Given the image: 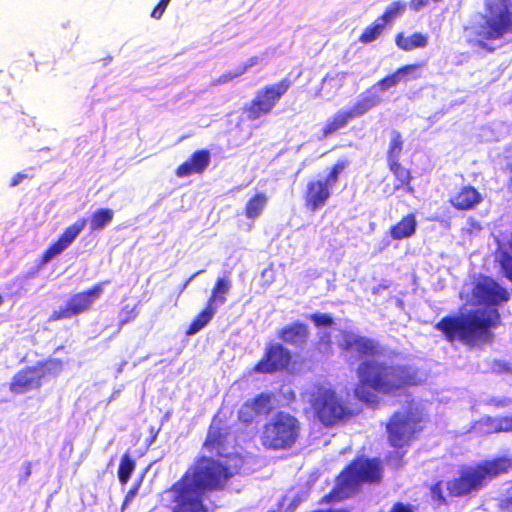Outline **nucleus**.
Instances as JSON below:
<instances>
[{
  "instance_id": "nucleus-1",
  "label": "nucleus",
  "mask_w": 512,
  "mask_h": 512,
  "mask_svg": "<svg viewBox=\"0 0 512 512\" xmlns=\"http://www.w3.org/2000/svg\"><path fill=\"white\" fill-rule=\"evenodd\" d=\"M472 296L484 307L459 316H444L434 325L446 341L458 340L467 346H475L493 340V330L501 325L498 306L510 300V293L492 277L481 276L472 288Z\"/></svg>"
},
{
  "instance_id": "nucleus-2",
  "label": "nucleus",
  "mask_w": 512,
  "mask_h": 512,
  "mask_svg": "<svg viewBox=\"0 0 512 512\" xmlns=\"http://www.w3.org/2000/svg\"><path fill=\"white\" fill-rule=\"evenodd\" d=\"M358 384L354 396L368 405H376L379 399L376 393L396 395L409 387L424 382L419 368L406 364H388L385 361L363 360L356 370Z\"/></svg>"
},
{
  "instance_id": "nucleus-3",
  "label": "nucleus",
  "mask_w": 512,
  "mask_h": 512,
  "mask_svg": "<svg viewBox=\"0 0 512 512\" xmlns=\"http://www.w3.org/2000/svg\"><path fill=\"white\" fill-rule=\"evenodd\" d=\"M383 478L384 465L380 458L356 456L339 472L334 487L321 502H339L352 498L362 490L363 485L377 486Z\"/></svg>"
},
{
  "instance_id": "nucleus-4",
  "label": "nucleus",
  "mask_w": 512,
  "mask_h": 512,
  "mask_svg": "<svg viewBox=\"0 0 512 512\" xmlns=\"http://www.w3.org/2000/svg\"><path fill=\"white\" fill-rule=\"evenodd\" d=\"M244 462V456L238 453H227L223 460L199 456L192 472L186 471L178 481H183L200 495L204 491L221 490L233 476L241 472Z\"/></svg>"
},
{
  "instance_id": "nucleus-5",
  "label": "nucleus",
  "mask_w": 512,
  "mask_h": 512,
  "mask_svg": "<svg viewBox=\"0 0 512 512\" xmlns=\"http://www.w3.org/2000/svg\"><path fill=\"white\" fill-rule=\"evenodd\" d=\"M478 17V22L464 26L463 31L469 44L492 53L495 49L487 42L500 40L506 34L512 33L510 0H484V12L479 13Z\"/></svg>"
},
{
  "instance_id": "nucleus-6",
  "label": "nucleus",
  "mask_w": 512,
  "mask_h": 512,
  "mask_svg": "<svg viewBox=\"0 0 512 512\" xmlns=\"http://www.w3.org/2000/svg\"><path fill=\"white\" fill-rule=\"evenodd\" d=\"M511 467L512 460L506 457L485 460L461 470L457 477L447 482L446 488L452 497L466 496L480 490L487 478L505 474Z\"/></svg>"
},
{
  "instance_id": "nucleus-7",
  "label": "nucleus",
  "mask_w": 512,
  "mask_h": 512,
  "mask_svg": "<svg viewBox=\"0 0 512 512\" xmlns=\"http://www.w3.org/2000/svg\"><path fill=\"white\" fill-rule=\"evenodd\" d=\"M300 434L301 423L297 417L278 411L263 425L260 443L266 450H289L296 445Z\"/></svg>"
},
{
  "instance_id": "nucleus-8",
  "label": "nucleus",
  "mask_w": 512,
  "mask_h": 512,
  "mask_svg": "<svg viewBox=\"0 0 512 512\" xmlns=\"http://www.w3.org/2000/svg\"><path fill=\"white\" fill-rule=\"evenodd\" d=\"M314 416L325 427H333L358 414L350 408L332 387L318 385L310 395Z\"/></svg>"
},
{
  "instance_id": "nucleus-9",
  "label": "nucleus",
  "mask_w": 512,
  "mask_h": 512,
  "mask_svg": "<svg viewBox=\"0 0 512 512\" xmlns=\"http://www.w3.org/2000/svg\"><path fill=\"white\" fill-rule=\"evenodd\" d=\"M422 421L421 412L414 407L394 412L386 424L388 443L398 449L410 446L422 431Z\"/></svg>"
},
{
  "instance_id": "nucleus-10",
  "label": "nucleus",
  "mask_w": 512,
  "mask_h": 512,
  "mask_svg": "<svg viewBox=\"0 0 512 512\" xmlns=\"http://www.w3.org/2000/svg\"><path fill=\"white\" fill-rule=\"evenodd\" d=\"M61 369L62 362L59 359H48L32 366H25L12 377L9 390L16 395L38 390L47 377L57 376Z\"/></svg>"
},
{
  "instance_id": "nucleus-11",
  "label": "nucleus",
  "mask_w": 512,
  "mask_h": 512,
  "mask_svg": "<svg viewBox=\"0 0 512 512\" xmlns=\"http://www.w3.org/2000/svg\"><path fill=\"white\" fill-rule=\"evenodd\" d=\"M348 160H338L323 178L310 179L303 193L305 208L315 212L324 207L329 201L333 188L339 182L341 173L348 167Z\"/></svg>"
},
{
  "instance_id": "nucleus-12",
  "label": "nucleus",
  "mask_w": 512,
  "mask_h": 512,
  "mask_svg": "<svg viewBox=\"0 0 512 512\" xmlns=\"http://www.w3.org/2000/svg\"><path fill=\"white\" fill-rule=\"evenodd\" d=\"M292 81L285 77L276 83L265 85L254 98L243 107V113L249 121H255L270 114L279 100L288 92Z\"/></svg>"
},
{
  "instance_id": "nucleus-13",
  "label": "nucleus",
  "mask_w": 512,
  "mask_h": 512,
  "mask_svg": "<svg viewBox=\"0 0 512 512\" xmlns=\"http://www.w3.org/2000/svg\"><path fill=\"white\" fill-rule=\"evenodd\" d=\"M108 282H99L88 288L87 290L73 294L63 307L54 310L50 316L49 321H59L70 319L74 316L80 315L89 311L94 302L101 297L104 291V286Z\"/></svg>"
},
{
  "instance_id": "nucleus-14",
  "label": "nucleus",
  "mask_w": 512,
  "mask_h": 512,
  "mask_svg": "<svg viewBox=\"0 0 512 512\" xmlns=\"http://www.w3.org/2000/svg\"><path fill=\"white\" fill-rule=\"evenodd\" d=\"M292 361L291 352L281 343H268L262 358L254 365L253 372L273 374L287 369Z\"/></svg>"
},
{
  "instance_id": "nucleus-15",
  "label": "nucleus",
  "mask_w": 512,
  "mask_h": 512,
  "mask_svg": "<svg viewBox=\"0 0 512 512\" xmlns=\"http://www.w3.org/2000/svg\"><path fill=\"white\" fill-rule=\"evenodd\" d=\"M170 491L176 503L173 512H206L201 495L183 481H176Z\"/></svg>"
},
{
  "instance_id": "nucleus-16",
  "label": "nucleus",
  "mask_w": 512,
  "mask_h": 512,
  "mask_svg": "<svg viewBox=\"0 0 512 512\" xmlns=\"http://www.w3.org/2000/svg\"><path fill=\"white\" fill-rule=\"evenodd\" d=\"M338 346L343 352L355 351L359 358L375 357L381 354V348L377 341L353 333H344Z\"/></svg>"
},
{
  "instance_id": "nucleus-17",
  "label": "nucleus",
  "mask_w": 512,
  "mask_h": 512,
  "mask_svg": "<svg viewBox=\"0 0 512 512\" xmlns=\"http://www.w3.org/2000/svg\"><path fill=\"white\" fill-rule=\"evenodd\" d=\"M229 434V427L224 425L220 418L214 416L208 427L203 447L208 452L224 458L223 451L227 447Z\"/></svg>"
},
{
  "instance_id": "nucleus-18",
  "label": "nucleus",
  "mask_w": 512,
  "mask_h": 512,
  "mask_svg": "<svg viewBox=\"0 0 512 512\" xmlns=\"http://www.w3.org/2000/svg\"><path fill=\"white\" fill-rule=\"evenodd\" d=\"M210 164V153L206 149L196 150L190 158L180 164L176 170V176L183 178L192 174H202Z\"/></svg>"
},
{
  "instance_id": "nucleus-19",
  "label": "nucleus",
  "mask_w": 512,
  "mask_h": 512,
  "mask_svg": "<svg viewBox=\"0 0 512 512\" xmlns=\"http://www.w3.org/2000/svg\"><path fill=\"white\" fill-rule=\"evenodd\" d=\"M309 335L310 331L308 326L299 321L282 327L277 333V337L282 340V342L295 347L305 345L308 341Z\"/></svg>"
},
{
  "instance_id": "nucleus-20",
  "label": "nucleus",
  "mask_w": 512,
  "mask_h": 512,
  "mask_svg": "<svg viewBox=\"0 0 512 512\" xmlns=\"http://www.w3.org/2000/svg\"><path fill=\"white\" fill-rule=\"evenodd\" d=\"M482 201L480 192L471 185L461 187V189L453 195L449 202L456 210H471Z\"/></svg>"
},
{
  "instance_id": "nucleus-21",
  "label": "nucleus",
  "mask_w": 512,
  "mask_h": 512,
  "mask_svg": "<svg viewBox=\"0 0 512 512\" xmlns=\"http://www.w3.org/2000/svg\"><path fill=\"white\" fill-rule=\"evenodd\" d=\"M387 165L396 180V184L394 185L391 193L400 189H403L410 194L414 193V187L411 184L413 176L410 169L404 167L400 161L387 163Z\"/></svg>"
},
{
  "instance_id": "nucleus-22",
  "label": "nucleus",
  "mask_w": 512,
  "mask_h": 512,
  "mask_svg": "<svg viewBox=\"0 0 512 512\" xmlns=\"http://www.w3.org/2000/svg\"><path fill=\"white\" fill-rule=\"evenodd\" d=\"M417 221L413 213L402 217L396 224L390 227L389 235L393 240L410 238L416 232Z\"/></svg>"
},
{
  "instance_id": "nucleus-23",
  "label": "nucleus",
  "mask_w": 512,
  "mask_h": 512,
  "mask_svg": "<svg viewBox=\"0 0 512 512\" xmlns=\"http://www.w3.org/2000/svg\"><path fill=\"white\" fill-rule=\"evenodd\" d=\"M379 103V96L375 93H372L370 90H366L359 96L357 101L349 109H347V111L353 119L359 118L368 113Z\"/></svg>"
},
{
  "instance_id": "nucleus-24",
  "label": "nucleus",
  "mask_w": 512,
  "mask_h": 512,
  "mask_svg": "<svg viewBox=\"0 0 512 512\" xmlns=\"http://www.w3.org/2000/svg\"><path fill=\"white\" fill-rule=\"evenodd\" d=\"M217 306L206 301L204 308L193 318L187 327L185 334L192 336L205 328L214 318Z\"/></svg>"
},
{
  "instance_id": "nucleus-25",
  "label": "nucleus",
  "mask_w": 512,
  "mask_h": 512,
  "mask_svg": "<svg viewBox=\"0 0 512 512\" xmlns=\"http://www.w3.org/2000/svg\"><path fill=\"white\" fill-rule=\"evenodd\" d=\"M353 118L347 109L337 111L330 119L326 121L321 129L322 138H327L337 131L345 128Z\"/></svg>"
},
{
  "instance_id": "nucleus-26",
  "label": "nucleus",
  "mask_w": 512,
  "mask_h": 512,
  "mask_svg": "<svg viewBox=\"0 0 512 512\" xmlns=\"http://www.w3.org/2000/svg\"><path fill=\"white\" fill-rule=\"evenodd\" d=\"M395 43L403 51H412L425 47L428 44V37L420 32H415L410 36H405L400 32L395 36Z\"/></svg>"
},
{
  "instance_id": "nucleus-27",
  "label": "nucleus",
  "mask_w": 512,
  "mask_h": 512,
  "mask_svg": "<svg viewBox=\"0 0 512 512\" xmlns=\"http://www.w3.org/2000/svg\"><path fill=\"white\" fill-rule=\"evenodd\" d=\"M404 150V139L398 130H391L390 140L386 152L387 163L400 161V156Z\"/></svg>"
},
{
  "instance_id": "nucleus-28",
  "label": "nucleus",
  "mask_w": 512,
  "mask_h": 512,
  "mask_svg": "<svg viewBox=\"0 0 512 512\" xmlns=\"http://www.w3.org/2000/svg\"><path fill=\"white\" fill-rule=\"evenodd\" d=\"M268 202V197L262 192L254 194L246 203L244 208L245 216L248 219H256L261 215Z\"/></svg>"
},
{
  "instance_id": "nucleus-29",
  "label": "nucleus",
  "mask_w": 512,
  "mask_h": 512,
  "mask_svg": "<svg viewBox=\"0 0 512 512\" xmlns=\"http://www.w3.org/2000/svg\"><path fill=\"white\" fill-rule=\"evenodd\" d=\"M406 10V3L403 1H394L388 5L384 12L377 18L386 28L401 16Z\"/></svg>"
},
{
  "instance_id": "nucleus-30",
  "label": "nucleus",
  "mask_w": 512,
  "mask_h": 512,
  "mask_svg": "<svg viewBox=\"0 0 512 512\" xmlns=\"http://www.w3.org/2000/svg\"><path fill=\"white\" fill-rule=\"evenodd\" d=\"M114 217V212L109 208H100L94 211L90 216V229L91 231H101L108 224L111 223Z\"/></svg>"
},
{
  "instance_id": "nucleus-31",
  "label": "nucleus",
  "mask_w": 512,
  "mask_h": 512,
  "mask_svg": "<svg viewBox=\"0 0 512 512\" xmlns=\"http://www.w3.org/2000/svg\"><path fill=\"white\" fill-rule=\"evenodd\" d=\"M230 290V281L224 278H218L212 288L211 294L207 302L216 305L226 302V294Z\"/></svg>"
},
{
  "instance_id": "nucleus-32",
  "label": "nucleus",
  "mask_w": 512,
  "mask_h": 512,
  "mask_svg": "<svg viewBox=\"0 0 512 512\" xmlns=\"http://www.w3.org/2000/svg\"><path fill=\"white\" fill-rule=\"evenodd\" d=\"M255 412L259 415H268L272 410V394L262 392L254 398L247 400Z\"/></svg>"
},
{
  "instance_id": "nucleus-33",
  "label": "nucleus",
  "mask_w": 512,
  "mask_h": 512,
  "mask_svg": "<svg viewBox=\"0 0 512 512\" xmlns=\"http://www.w3.org/2000/svg\"><path fill=\"white\" fill-rule=\"evenodd\" d=\"M385 29L386 27L378 19H376L363 30L358 38V41L365 45L370 44L376 41L383 34Z\"/></svg>"
},
{
  "instance_id": "nucleus-34",
  "label": "nucleus",
  "mask_w": 512,
  "mask_h": 512,
  "mask_svg": "<svg viewBox=\"0 0 512 512\" xmlns=\"http://www.w3.org/2000/svg\"><path fill=\"white\" fill-rule=\"evenodd\" d=\"M135 468L136 462L131 458L130 454H123L118 467V479L122 485L127 484Z\"/></svg>"
},
{
  "instance_id": "nucleus-35",
  "label": "nucleus",
  "mask_w": 512,
  "mask_h": 512,
  "mask_svg": "<svg viewBox=\"0 0 512 512\" xmlns=\"http://www.w3.org/2000/svg\"><path fill=\"white\" fill-rule=\"evenodd\" d=\"M86 223L87 220L85 218L78 219L75 223L64 230V232L59 236V239L69 247L76 237L82 232Z\"/></svg>"
},
{
  "instance_id": "nucleus-36",
  "label": "nucleus",
  "mask_w": 512,
  "mask_h": 512,
  "mask_svg": "<svg viewBox=\"0 0 512 512\" xmlns=\"http://www.w3.org/2000/svg\"><path fill=\"white\" fill-rule=\"evenodd\" d=\"M425 67V62H417L406 64L399 67L397 70L400 72V76L403 79V82H406L410 79H419L421 78L420 70Z\"/></svg>"
},
{
  "instance_id": "nucleus-37",
  "label": "nucleus",
  "mask_w": 512,
  "mask_h": 512,
  "mask_svg": "<svg viewBox=\"0 0 512 512\" xmlns=\"http://www.w3.org/2000/svg\"><path fill=\"white\" fill-rule=\"evenodd\" d=\"M496 261L503 276L512 283V254L506 250H500Z\"/></svg>"
},
{
  "instance_id": "nucleus-38",
  "label": "nucleus",
  "mask_w": 512,
  "mask_h": 512,
  "mask_svg": "<svg viewBox=\"0 0 512 512\" xmlns=\"http://www.w3.org/2000/svg\"><path fill=\"white\" fill-rule=\"evenodd\" d=\"M139 315L137 304H125L119 311L118 328L121 329L124 325L136 320Z\"/></svg>"
},
{
  "instance_id": "nucleus-39",
  "label": "nucleus",
  "mask_w": 512,
  "mask_h": 512,
  "mask_svg": "<svg viewBox=\"0 0 512 512\" xmlns=\"http://www.w3.org/2000/svg\"><path fill=\"white\" fill-rule=\"evenodd\" d=\"M68 247L59 238L52 243L41 255L40 264H47L53 257L61 254Z\"/></svg>"
},
{
  "instance_id": "nucleus-40",
  "label": "nucleus",
  "mask_w": 512,
  "mask_h": 512,
  "mask_svg": "<svg viewBox=\"0 0 512 512\" xmlns=\"http://www.w3.org/2000/svg\"><path fill=\"white\" fill-rule=\"evenodd\" d=\"M401 82H403V79L400 76V72L396 70L393 73L386 75L385 77L377 81L375 87H377L381 91H387L390 88L397 86Z\"/></svg>"
},
{
  "instance_id": "nucleus-41",
  "label": "nucleus",
  "mask_w": 512,
  "mask_h": 512,
  "mask_svg": "<svg viewBox=\"0 0 512 512\" xmlns=\"http://www.w3.org/2000/svg\"><path fill=\"white\" fill-rule=\"evenodd\" d=\"M257 416L258 414L247 401L241 406L237 413L239 422L245 426L251 425Z\"/></svg>"
},
{
  "instance_id": "nucleus-42",
  "label": "nucleus",
  "mask_w": 512,
  "mask_h": 512,
  "mask_svg": "<svg viewBox=\"0 0 512 512\" xmlns=\"http://www.w3.org/2000/svg\"><path fill=\"white\" fill-rule=\"evenodd\" d=\"M431 499L438 505H447V500L443 494V482L441 480L435 482L430 487Z\"/></svg>"
},
{
  "instance_id": "nucleus-43",
  "label": "nucleus",
  "mask_w": 512,
  "mask_h": 512,
  "mask_svg": "<svg viewBox=\"0 0 512 512\" xmlns=\"http://www.w3.org/2000/svg\"><path fill=\"white\" fill-rule=\"evenodd\" d=\"M494 432H512V414L498 418L494 426Z\"/></svg>"
},
{
  "instance_id": "nucleus-44",
  "label": "nucleus",
  "mask_w": 512,
  "mask_h": 512,
  "mask_svg": "<svg viewBox=\"0 0 512 512\" xmlns=\"http://www.w3.org/2000/svg\"><path fill=\"white\" fill-rule=\"evenodd\" d=\"M309 318L316 327L332 326L334 324L333 318L324 313H314L311 314Z\"/></svg>"
},
{
  "instance_id": "nucleus-45",
  "label": "nucleus",
  "mask_w": 512,
  "mask_h": 512,
  "mask_svg": "<svg viewBox=\"0 0 512 512\" xmlns=\"http://www.w3.org/2000/svg\"><path fill=\"white\" fill-rule=\"evenodd\" d=\"M171 0H160L158 4L154 7L151 12V17L159 20L163 14L165 13L166 8L168 7Z\"/></svg>"
},
{
  "instance_id": "nucleus-46",
  "label": "nucleus",
  "mask_w": 512,
  "mask_h": 512,
  "mask_svg": "<svg viewBox=\"0 0 512 512\" xmlns=\"http://www.w3.org/2000/svg\"><path fill=\"white\" fill-rule=\"evenodd\" d=\"M239 76H241V74H239V70L237 72H226V73L220 75L218 78H216L213 81V85L214 86L223 85L225 83H228L229 81H232L233 79H235Z\"/></svg>"
},
{
  "instance_id": "nucleus-47",
  "label": "nucleus",
  "mask_w": 512,
  "mask_h": 512,
  "mask_svg": "<svg viewBox=\"0 0 512 512\" xmlns=\"http://www.w3.org/2000/svg\"><path fill=\"white\" fill-rule=\"evenodd\" d=\"M388 512H415L413 505L401 501L395 502Z\"/></svg>"
},
{
  "instance_id": "nucleus-48",
  "label": "nucleus",
  "mask_w": 512,
  "mask_h": 512,
  "mask_svg": "<svg viewBox=\"0 0 512 512\" xmlns=\"http://www.w3.org/2000/svg\"><path fill=\"white\" fill-rule=\"evenodd\" d=\"M317 345L319 347H323L324 350L329 351L332 346V340H331L330 333L325 332L322 335H320Z\"/></svg>"
},
{
  "instance_id": "nucleus-49",
  "label": "nucleus",
  "mask_w": 512,
  "mask_h": 512,
  "mask_svg": "<svg viewBox=\"0 0 512 512\" xmlns=\"http://www.w3.org/2000/svg\"><path fill=\"white\" fill-rule=\"evenodd\" d=\"M141 479H139V481H137L133 487H131L129 489V491L126 493L125 495V498H124V505L127 504L128 502L132 501V499L136 496V494L138 493V490H139V487L141 485Z\"/></svg>"
},
{
  "instance_id": "nucleus-50",
  "label": "nucleus",
  "mask_w": 512,
  "mask_h": 512,
  "mask_svg": "<svg viewBox=\"0 0 512 512\" xmlns=\"http://www.w3.org/2000/svg\"><path fill=\"white\" fill-rule=\"evenodd\" d=\"M259 62V58L257 56H254V57H251L249 58L244 64L243 66H241L239 68V74H244L245 72H247L251 67H253L254 65H256L257 63Z\"/></svg>"
},
{
  "instance_id": "nucleus-51",
  "label": "nucleus",
  "mask_w": 512,
  "mask_h": 512,
  "mask_svg": "<svg viewBox=\"0 0 512 512\" xmlns=\"http://www.w3.org/2000/svg\"><path fill=\"white\" fill-rule=\"evenodd\" d=\"M32 473V463L26 462L22 467V473L20 474V481H27Z\"/></svg>"
},
{
  "instance_id": "nucleus-52",
  "label": "nucleus",
  "mask_w": 512,
  "mask_h": 512,
  "mask_svg": "<svg viewBox=\"0 0 512 512\" xmlns=\"http://www.w3.org/2000/svg\"><path fill=\"white\" fill-rule=\"evenodd\" d=\"M428 3L429 0H411L409 5L412 10L419 11L420 9L428 5Z\"/></svg>"
},
{
  "instance_id": "nucleus-53",
  "label": "nucleus",
  "mask_w": 512,
  "mask_h": 512,
  "mask_svg": "<svg viewBox=\"0 0 512 512\" xmlns=\"http://www.w3.org/2000/svg\"><path fill=\"white\" fill-rule=\"evenodd\" d=\"M500 507L504 511L512 512V494L501 501Z\"/></svg>"
},
{
  "instance_id": "nucleus-54",
  "label": "nucleus",
  "mask_w": 512,
  "mask_h": 512,
  "mask_svg": "<svg viewBox=\"0 0 512 512\" xmlns=\"http://www.w3.org/2000/svg\"><path fill=\"white\" fill-rule=\"evenodd\" d=\"M28 176L24 173H17L15 174L12 179H11V182H10V186L11 187H15L17 186L18 184H20L24 179H26Z\"/></svg>"
},
{
  "instance_id": "nucleus-55",
  "label": "nucleus",
  "mask_w": 512,
  "mask_h": 512,
  "mask_svg": "<svg viewBox=\"0 0 512 512\" xmlns=\"http://www.w3.org/2000/svg\"><path fill=\"white\" fill-rule=\"evenodd\" d=\"M496 365L499 368V370H501V371L512 372L511 364L508 362L501 361V362H497Z\"/></svg>"
},
{
  "instance_id": "nucleus-56",
  "label": "nucleus",
  "mask_w": 512,
  "mask_h": 512,
  "mask_svg": "<svg viewBox=\"0 0 512 512\" xmlns=\"http://www.w3.org/2000/svg\"><path fill=\"white\" fill-rule=\"evenodd\" d=\"M199 273H201V271H198V272L194 273L190 278H188V279L186 280V282H185V283L183 284V286H182V291L186 289V287H187V285L189 284V282H190V281H191V280H192L196 275H198Z\"/></svg>"
},
{
  "instance_id": "nucleus-57",
  "label": "nucleus",
  "mask_w": 512,
  "mask_h": 512,
  "mask_svg": "<svg viewBox=\"0 0 512 512\" xmlns=\"http://www.w3.org/2000/svg\"><path fill=\"white\" fill-rule=\"evenodd\" d=\"M508 247L512 251V233H511L510 239L508 240Z\"/></svg>"
},
{
  "instance_id": "nucleus-58",
  "label": "nucleus",
  "mask_w": 512,
  "mask_h": 512,
  "mask_svg": "<svg viewBox=\"0 0 512 512\" xmlns=\"http://www.w3.org/2000/svg\"><path fill=\"white\" fill-rule=\"evenodd\" d=\"M3 302H4L3 296L0 294V306L3 304Z\"/></svg>"
},
{
  "instance_id": "nucleus-59",
  "label": "nucleus",
  "mask_w": 512,
  "mask_h": 512,
  "mask_svg": "<svg viewBox=\"0 0 512 512\" xmlns=\"http://www.w3.org/2000/svg\"><path fill=\"white\" fill-rule=\"evenodd\" d=\"M403 455H404V453H401V454H399V455H398V460H399V461H401V460H402Z\"/></svg>"
},
{
  "instance_id": "nucleus-60",
  "label": "nucleus",
  "mask_w": 512,
  "mask_h": 512,
  "mask_svg": "<svg viewBox=\"0 0 512 512\" xmlns=\"http://www.w3.org/2000/svg\"><path fill=\"white\" fill-rule=\"evenodd\" d=\"M434 3L442 2L443 0H432Z\"/></svg>"
}]
</instances>
